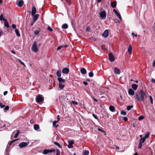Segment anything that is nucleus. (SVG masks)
Returning <instances> with one entry per match:
<instances>
[{
  "instance_id": "4be33fe9",
  "label": "nucleus",
  "mask_w": 155,
  "mask_h": 155,
  "mask_svg": "<svg viewBox=\"0 0 155 155\" xmlns=\"http://www.w3.org/2000/svg\"><path fill=\"white\" fill-rule=\"evenodd\" d=\"M64 83H59V86L60 89H62L64 86Z\"/></svg>"
},
{
  "instance_id": "0eeeda50",
  "label": "nucleus",
  "mask_w": 155,
  "mask_h": 155,
  "mask_svg": "<svg viewBox=\"0 0 155 155\" xmlns=\"http://www.w3.org/2000/svg\"><path fill=\"white\" fill-rule=\"evenodd\" d=\"M28 144V143L26 142H22L19 144V146L20 148H22L27 146Z\"/></svg>"
},
{
  "instance_id": "2eb2a0df",
  "label": "nucleus",
  "mask_w": 155,
  "mask_h": 155,
  "mask_svg": "<svg viewBox=\"0 0 155 155\" xmlns=\"http://www.w3.org/2000/svg\"><path fill=\"white\" fill-rule=\"evenodd\" d=\"M128 93L129 95H133L134 94V91L131 88L130 89L128 90Z\"/></svg>"
},
{
  "instance_id": "a18cd8bd",
  "label": "nucleus",
  "mask_w": 155,
  "mask_h": 155,
  "mask_svg": "<svg viewBox=\"0 0 155 155\" xmlns=\"http://www.w3.org/2000/svg\"><path fill=\"white\" fill-rule=\"evenodd\" d=\"M0 107L2 108H4L5 107V105H3L1 102H0Z\"/></svg>"
},
{
  "instance_id": "20e7f679",
  "label": "nucleus",
  "mask_w": 155,
  "mask_h": 155,
  "mask_svg": "<svg viewBox=\"0 0 155 155\" xmlns=\"http://www.w3.org/2000/svg\"><path fill=\"white\" fill-rule=\"evenodd\" d=\"M36 100L38 104H40L44 101L43 98L40 96H38L36 97Z\"/></svg>"
},
{
  "instance_id": "1a4fd4ad",
  "label": "nucleus",
  "mask_w": 155,
  "mask_h": 155,
  "mask_svg": "<svg viewBox=\"0 0 155 155\" xmlns=\"http://www.w3.org/2000/svg\"><path fill=\"white\" fill-rule=\"evenodd\" d=\"M69 144L68 145V147L69 148H72L73 146L72 145L74 144V141L72 140H69L68 141Z\"/></svg>"
},
{
  "instance_id": "5701e85b",
  "label": "nucleus",
  "mask_w": 155,
  "mask_h": 155,
  "mask_svg": "<svg viewBox=\"0 0 155 155\" xmlns=\"http://www.w3.org/2000/svg\"><path fill=\"white\" fill-rule=\"evenodd\" d=\"M80 71L81 73L83 74H85L86 73V70L84 68H82Z\"/></svg>"
},
{
  "instance_id": "3c124183",
  "label": "nucleus",
  "mask_w": 155,
  "mask_h": 155,
  "mask_svg": "<svg viewBox=\"0 0 155 155\" xmlns=\"http://www.w3.org/2000/svg\"><path fill=\"white\" fill-rule=\"evenodd\" d=\"M9 107L8 106H6L4 108V109L6 110H9Z\"/></svg>"
},
{
  "instance_id": "6e6d98bb",
  "label": "nucleus",
  "mask_w": 155,
  "mask_h": 155,
  "mask_svg": "<svg viewBox=\"0 0 155 155\" xmlns=\"http://www.w3.org/2000/svg\"><path fill=\"white\" fill-rule=\"evenodd\" d=\"M123 120L125 121H126L128 119L127 117H124L123 118Z\"/></svg>"
},
{
  "instance_id": "4d7b16f0",
  "label": "nucleus",
  "mask_w": 155,
  "mask_h": 155,
  "mask_svg": "<svg viewBox=\"0 0 155 155\" xmlns=\"http://www.w3.org/2000/svg\"><path fill=\"white\" fill-rule=\"evenodd\" d=\"M132 35L133 37H137V34H135L133 32L132 33Z\"/></svg>"
},
{
  "instance_id": "9d476101",
  "label": "nucleus",
  "mask_w": 155,
  "mask_h": 155,
  "mask_svg": "<svg viewBox=\"0 0 155 155\" xmlns=\"http://www.w3.org/2000/svg\"><path fill=\"white\" fill-rule=\"evenodd\" d=\"M62 72L64 74H68L69 72V69L68 68H64L62 70Z\"/></svg>"
},
{
  "instance_id": "39448f33",
  "label": "nucleus",
  "mask_w": 155,
  "mask_h": 155,
  "mask_svg": "<svg viewBox=\"0 0 155 155\" xmlns=\"http://www.w3.org/2000/svg\"><path fill=\"white\" fill-rule=\"evenodd\" d=\"M109 58L110 61L111 62H113L115 60L114 57L112 53H110L109 54Z\"/></svg>"
},
{
  "instance_id": "393cba45",
  "label": "nucleus",
  "mask_w": 155,
  "mask_h": 155,
  "mask_svg": "<svg viewBox=\"0 0 155 155\" xmlns=\"http://www.w3.org/2000/svg\"><path fill=\"white\" fill-rule=\"evenodd\" d=\"M138 87V85L136 84H133L132 85V88L134 90H136Z\"/></svg>"
},
{
  "instance_id": "de8ad7c7",
  "label": "nucleus",
  "mask_w": 155,
  "mask_h": 155,
  "mask_svg": "<svg viewBox=\"0 0 155 155\" xmlns=\"http://www.w3.org/2000/svg\"><path fill=\"white\" fill-rule=\"evenodd\" d=\"M39 31L38 30H36L35 31V34L36 35H37L39 34Z\"/></svg>"
},
{
  "instance_id": "338daca9",
  "label": "nucleus",
  "mask_w": 155,
  "mask_h": 155,
  "mask_svg": "<svg viewBox=\"0 0 155 155\" xmlns=\"http://www.w3.org/2000/svg\"><path fill=\"white\" fill-rule=\"evenodd\" d=\"M2 32H3L2 31H0V38H1V36L2 34Z\"/></svg>"
},
{
  "instance_id": "79ce46f5",
  "label": "nucleus",
  "mask_w": 155,
  "mask_h": 155,
  "mask_svg": "<svg viewBox=\"0 0 155 155\" xmlns=\"http://www.w3.org/2000/svg\"><path fill=\"white\" fill-rule=\"evenodd\" d=\"M19 134V131L18 130L17 132V133L14 136V137L15 138H17L18 137V135Z\"/></svg>"
},
{
  "instance_id": "72a5a7b5",
  "label": "nucleus",
  "mask_w": 155,
  "mask_h": 155,
  "mask_svg": "<svg viewBox=\"0 0 155 155\" xmlns=\"http://www.w3.org/2000/svg\"><path fill=\"white\" fill-rule=\"evenodd\" d=\"M133 107V105L128 106L127 107V110H130Z\"/></svg>"
},
{
  "instance_id": "7ed1b4c3",
  "label": "nucleus",
  "mask_w": 155,
  "mask_h": 155,
  "mask_svg": "<svg viewBox=\"0 0 155 155\" xmlns=\"http://www.w3.org/2000/svg\"><path fill=\"white\" fill-rule=\"evenodd\" d=\"M52 152H55V150L53 148H51L50 149H45L44 150L43 153L44 154H46L48 153Z\"/></svg>"
},
{
  "instance_id": "a878e982",
  "label": "nucleus",
  "mask_w": 155,
  "mask_h": 155,
  "mask_svg": "<svg viewBox=\"0 0 155 155\" xmlns=\"http://www.w3.org/2000/svg\"><path fill=\"white\" fill-rule=\"evenodd\" d=\"M109 110L112 112H114L115 110V107L112 105L110 106L109 107Z\"/></svg>"
},
{
  "instance_id": "ea45409f",
  "label": "nucleus",
  "mask_w": 155,
  "mask_h": 155,
  "mask_svg": "<svg viewBox=\"0 0 155 155\" xmlns=\"http://www.w3.org/2000/svg\"><path fill=\"white\" fill-rule=\"evenodd\" d=\"M93 73L92 72H91L89 73V76L90 77H92L93 76Z\"/></svg>"
},
{
  "instance_id": "052dcab7",
  "label": "nucleus",
  "mask_w": 155,
  "mask_h": 155,
  "mask_svg": "<svg viewBox=\"0 0 155 155\" xmlns=\"http://www.w3.org/2000/svg\"><path fill=\"white\" fill-rule=\"evenodd\" d=\"M57 118L58 120L57 121H58L60 120L59 115H57Z\"/></svg>"
},
{
  "instance_id": "c03bdc74",
  "label": "nucleus",
  "mask_w": 155,
  "mask_h": 155,
  "mask_svg": "<svg viewBox=\"0 0 155 155\" xmlns=\"http://www.w3.org/2000/svg\"><path fill=\"white\" fill-rule=\"evenodd\" d=\"M18 61L21 64H22V65H24V66H25V64L23 62H22L19 59L18 60Z\"/></svg>"
},
{
  "instance_id": "680f3d73",
  "label": "nucleus",
  "mask_w": 155,
  "mask_h": 155,
  "mask_svg": "<svg viewBox=\"0 0 155 155\" xmlns=\"http://www.w3.org/2000/svg\"><path fill=\"white\" fill-rule=\"evenodd\" d=\"M152 65L153 66H155V60H154L153 61V64H152Z\"/></svg>"
},
{
  "instance_id": "0e129e2a",
  "label": "nucleus",
  "mask_w": 155,
  "mask_h": 155,
  "mask_svg": "<svg viewBox=\"0 0 155 155\" xmlns=\"http://www.w3.org/2000/svg\"><path fill=\"white\" fill-rule=\"evenodd\" d=\"M18 140V139H15V140H12V143H13L15 141H16L17 140Z\"/></svg>"
},
{
  "instance_id": "423d86ee",
  "label": "nucleus",
  "mask_w": 155,
  "mask_h": 155,
  "mask_svg": "<svg viewBox=\"0 0 155 155\" xmlns=\"http://www.w3.org/2000/svg\"><path fill=\"white\" fill-rule=\"evenodd\" d=\"M100 16L102 19H104L106 18V14L105 11L101 12L100 14Z\"/></svg>"
},
{
  "instance_id": "13d9d810",
  "label": "nucleus",
  "mask_w": 155,
  "mask_h": 155,
  "mask_svg": "<svg viewBox=\"0 0 155 155\" xmlns=\"http://www.w3.org/2000/svg\"><path fill=\"white\" fill-rule=\"evenodd\" d=\"M83 83L85 85H87L88 84L87 83L86 81H84Z\"/></svg>"
},
{
  "instance_id": "6ab92c4d",
  "label": "nucleus",
  "mask_w": 155,
  "mask_h": 155,
  "mask_svg": "<svg viewBox=\"0 0 155 155\" xmlns=\"http://www.w3.org/2000/svg\"><path fill=\"white\" fill-rule=\"evenodd\" d=\"M24 2L22 0L19 1L18 2V5L19 7H21L24 5Z\"/></svg>"
},
{
  "instance_id": "ddd939ff",
  "label": "nucleus",
  "mask_w": 155,
  "mask_h": 155,
  "mask_svg": "<svg viewBox=\"0 0 155 155\" xmlns=\"http://www.w3.org/2000/svg\"><path fill=\"white\" fill-rule=\"evenodd\" d=\"M33 16V21L34 22H35L38 19V17L39 16V15L38 14H36L35 15H32Z\"/></svg>"
},
{
  "instance_id": "6e6552de",
  "label": "nucleus",
  "mask_w": 155,
  "mask_h": 155,
  "mask_svg": "<svg viewBox=\"0 0 155 155\" xmlns=\"http://www.w3.org/2000/svg\"><path fill=\"white\" fill-rule=\"evenodd\" d=\"M109 35L108 31L107 30H106L102 34V36L105 38L107 37Z\"/></svg>"
},
{
  "instance_id": "c756f323",
  "label": "nucleus",
  "mask_w": 155,
  "mask_h": 155,
  "mask_svg": "<svg viewBox=\"0 0 155 155\" xmlns=\"http://www.w3.org/2000/svg\"><path fill=\"white\" fill-rule=\"evenodd\" d=\"M15 32L16 33V34L19 37L20 36V34L19 32V31L18 29H15Z\"/></svg>"
},
{
  "instance_id": "603ef678",
  "label": "nucleus",
  "mask_w": 155,
  "mask_h": 155,
  "mask_svg": "<svg viewBox=\"0 0 155 155\" xmlns=\"http://www.w3.org/2000/svg\"><path fill=\"white\" fill-rule=\"evenodd\" d=\"M92 116L93 117L96 119H98V117L97 116H96L95 114H92Z\"/></svg>"
},
{
  "instance_id": "aec40b11",
  "label": "nucleus",
  "mask_w": 155,
  "mask_h": 155,
  "mask_svg": "<svg viewBox=\"0 0 155 155\" xmlns=\"http://www.w3.org/2000/svg\"><path fill=\"white\" fill-rule=\"evenodd\" d=\"M132 50V46H131V45H129V48L128 49V51L130 54H131Z\"/></svg>"
},
{
  "instance_id": "473e14b6",
  "label": "nucleus",
  "mask_w": 155,
  "mask_h": 155,
  "mask_svg": "<svg viewBox=\"0 0 155 155\" xmlns=\"http://www.w3.org/2000/svg\"><path fill=\"white\" fill-rule=\"evenodd\" d=\"M149 97L151 104H153V99L152 96L151 95L149 96Z\"/></svg>"
},
{
  "instance_id": "774afa93",
  "label": "nucleus",
  "mask_w": 155,
  "mask_h": 155,
  "mask_svg": "<svg viewBox=\"0 0 155 155\" xmlns=\"http://www.w3.org/2000/svg\"><path fill=\"white\" fill-rule=\"evenodd\" d=\"M98 130L100 131H103V130L100 128H98Z\"/></svg>"
},
{
  "instance_id": "864d4df0",
  "label": "nucleus",
  "mask_w": 155,
  "mask_h": 155,
  "mask_svg": "<svg viewBox=\"0 0 155 155\" xmlns=\"http://www.w3.org/2000/svg\"><path fill=\"white\" fill-rule=\"evenodd\" d=\"M142 146V144L141 143H139V145L138 146V148L139 149H140Z\"/></svg>"
},
{
  "instance_id": "cd10ccee",
  "label": "nucleus",
  "mask_w": 155,
  "mask_h": 155,
  "mask_svg": "<svg viewBox=\"0 0 155 155\" xmlns=\"http://www.w3.org/2000/svg\"><path fill=\"white\" fill-rule=\"evenodd\" d=\"M139 143H141L142 144L145 142V139H144V138H142L139 140Z\"/></svg>"
},
{
  "instance_id": "37998d69",
  "label": "nucleus",
  "mask_w": 155,
  "mask_h": 155,
  "mask_svg": "<svg viewBox=\"0 0 155 155\" xmlns=\"http://www.w3.org/2000/svg\"><path fill=\"white\" fill-rule=\"evenodd\" d=\"M56 155H59L60 154V152L59 150L58 149H57L56 150Z\"/></svg>"
},
{
  "instance_id": "2f4dec72",
  "label": "nucleus",
  "mask_w": 155,
  "mask_h": 155,
  "mask_svg": "<svg viewBox=\"0 0 155 155\" xmlns=\"http://www.w3.org/2000/svg\"><path fill=\"white\" fill-rule=\"evenodd\" d=\"M59 99L60 100V102L61 104L63 103V100L64 99V98L62 96H60L59 97Z\"/></svg>"
},
{
  "instance_id": "bf43d9fd",
  "label": "nucleus",
  "mask_w": 155,
  "mask_h": 155,
  "mask_svg": "<svg viewBox=\"0 0 155 155\" xmlns=\"http://www.w3.org/2000/svg\"><path fill=\"white\" fill-rule=\"evenodd\" d=\"M8 92L7 91H5L4 92V95H6L7 93H8Z\"/></svg>"
},
{
  "instance_id": "a211bd4d",
  "label": "nucleus",
  "mask_w": 155,
  "mask_h": 155,
  "mask_svg": "<svg viewBox=\"0 0 155 155\" xmlns=\"http://www.w3.org/2000/svg\"><path fill=\"white\" fill-rule=\"evenodd\" d=\"M68 46V45H62L58 47L57 48V50H58L63 48H67Z\"/></svg>"
},
{
  "instance_id": "e433bc0d",
  "label": "nucleus",
  "mask_w": 155,
  "mask_h": 155,
  "mask_svg": "<svg viewBox=\"0 0 155 155\" xmlns=\"http://www.w3.org/2000/svg\"><path fill=\"white\" fill-rule=\"evenodd\" d=\"M54 143L55 145H56L57 146H58L59 147H60V148H61V147L60 144L58 143V142H54Z\"/></svg>"
},
{
  "instance_id": "b1692460",
  "label": "nucleus",
  "mask_w": 155,
  "mask_h": 155,
  "mask_svg": "<svg viewBox=\"0 0 155 155\" xmlns=\"http://www.w3.org/2000/svg\"><path fill=\"white\" fill-rule=\"evenodd\" d=\"M56 74L58 77L60 78L61 76V71L60 70H58L56 72Z\"/></svg>"
},
{
  "instance_id": "69168bd1",
  "label": "nucleus",
  "mask_w": 155,
  "mask_h": 155,
  "mask_svg": "<svg viewBox=\"0 0 155 155\" xmlns=\"http://www.w3.org/2000/svg\"><path fill=\"white\" fill-rule=\"evenodd\" d=\"M11 52L13 54H15V52L14 51H13V50L11 51Z\"/></svg>"
},
{
  "instance_id": "4c0bfd02",
  "label": "nucleus",
  "mask_w": 155,
  "mask_h": 155,
  "mask_svg": "<svg viewBox=\"0 0 155 155\" xmlns=\"http://www.w3.org/2000/svg\"><path fill=\"white\" fill-rule=\"evenodd\" d=\"M5 19L4 18H3V16L2 14L0 16V20L1 21H2L3 20L4 21V20Z\"/></svg>"
},
{
  "instance_id": "49530a36",
  "label": "nucleus",
  "mask_w": 155,
  "mask_h": 155,
  "mask_svg": "<svg viewBox=\"0 0 155 155\" xmlns=\"http://www.w3.org/2000/svg\"><path fill=\"white\" fill-rule=\"evenodd\" d=\"M47 29L51 31H53V29L49 26L48 27Z\"/></svg>"
},
{
  "instance_id": "f257e3e1",
  "label": "nucleus",
  "mask_w": 155,
  "mask_h": 155,
  "mask_svg": "<svg viewBox=\"0 0 155 155\" xmlns=\"http://www.w3.org/2000/svg\"><path fill=\"white\" fill-rule=\"evenodd\" d=\"M135 95L136 99L138 101L143 103H145L146 99L147 97V94L142 90L140 91L139 94L137 93H136Z\"/></svg>"
},
{
  "instance_id": "c9c22d12",
  "label": "nucleus",
  "mask_w": 155,
  "mask_h": 155,
  "mask_svg": "<svg viewBox=\"0 0 155 155\" xmlns=\"http://www.w3.org/2000/svg\"><path fill=\"white\" fill-rule=\"evenodd\" d=\"M150 133H148L147 134H146L144 137H143V138H144V139H145L146 138H147L149 135Z\"/></svg>"
},
{
  "instance_id": "e2e57ef3",
  "label": "nucleus",
  "mask_w": 155,
  "mask_h": 155,
  "mask_svg": "<svg viewBox=\"0 0 155 155\" xmlns=\"http://www.w3.org/2000/svg\"><path fill=\"white\" fill-rule=\"evenodd\" d=\"M66 2L68 3L69 4H70V0H65Z\"/></svg>"
},
{
  "instance_id": "f704fd0d",
  "label": "nucleus",
  "mask_w": 155,
  "mask_h": 155,
  "mask_svg": "<svg viewBox=\"0 0 155 155\" xmlns=\"http://www.w3.org/2000/svg\"><path fill=\"white\" fill-rule=\"evenodd\" d=\"M89 153V151L86 150L84 152L83 155H88Z\"/></svg>"
},
{
  "instance_id": "58836bf2",
  "label": "nucleus",
  "mask_w": 155,
  "mask_h": 155,
  "mask_svg": "<svg viewBox=\"0 0 155 155\" xmlns=\"http://www.w3.org/2000/svg\"><path fill=\"white\" fill-rule=\"evenodd\" d=\"M144 117L143 116H140L138 117V120H141L144 119Z\"/></svg>"
},
{
  "instance_id": "4468645a",
  "label": "nucleus",
  "mask_w": 155,
  "mask_h": 155,
  "mask_svg": "<svg viewBox=\"0 0 155 155\" xmlns=\"http://www.w3.org/2000/svg\"><path fill=\"white\" fill-rule=\"evenodd\" d=\"M58 80L59 82V83H64L65 82V79H63L61 78H58Z\"/></svg>"
},
{
  "instance_id": "f8f14e48",
  "label": "nucleus",
  "mask_w": 155,
  "mask_h": 155,
  "mask_svg": "<svg viewBox=\"0 0 155 155\" xmlns=\"http://www.w3.org/2000/svg\"><path fill=\"white\" fill-rule=\"evenodd\" d=\"M36 9L35 6H33L31 10V15H34L36 13Z\"/></svg>"
},
{
  "instance_id": "f03ea898",
  "label": "nucleus",
  "mask_w": 155,
  "mask_h": 155,
  "mask_svg": "<svg viewBox=\"0 0 155 155\" xmlns=\"http://www.w3.org/2000/svg\"><path fill=\"white\" fill-rule=\"evenodd\" d=\"M32 49L35 52H37L38 51V48L37 46V43L35 41L32 46Z\"/></svg>"
},
{
  "instance_id": "9b49d317",
  "label": "nucleus",
  "mask_w": 155,
  "mask_h": 155,
  "mask_svg": "<svg viewBox=\"0 0 155 155\" xmlns=\"http://www.w3.org/2000/svg\"><path fill=\"white\" fill-rule=\"evenodd\" d=\"M113 11L114 12V13L115 14L117 15V16L121 20V18L120 14L115 9H114L113 10Z\"/></svg>"
},
{
  "instance_id": "412c9836",
  "label": "nucleus",
  "mask_w": 155,
  "mask_h": 155,
  "mask_svg": "<svg viewBox=\"0 0 155 155\" xmlns=\"http://www.w3.org/2000/svg\"><path fill=\"white\" fill-rule=\"evenodd\" d=\"M117 5L116 2L115 1L112 2L111 3V5L113 8L116 7Z\"/></svg>"
},
{
  "instance_id": "bb28decb",
  "label": "nucleus",
  "mask_w": 155,
  "mask_h": 155,
  "mask_svg": "<svg viewBox=\"0 0 155 155\" xmlns=\"http://www.w3.org/2000/svg\"><path fill=\"white\" fill-rule=\"evenodd\" d=\"M34 128L35 130H37L39 128V126L38 124H36L34 125Z\"/></svg>"
},
{
  "instance_id": "dca6fc26",
  "label": "nucleus",
  "mask_w": 155,
  "mask_h": 155,
  "mask_svg": "<svg viewBox=\"0 0 155 155\" xmlns=\"http://www.w3.org/2000/svg\"><path fill=\"white\" fill-rule=\"evenodd\" d=\"M114 72L117 74H119L120 73V70L117 68H114Z\"/></svg>"
},
{
  "instance_id": "a19ab883",
  "label": "nucleus",
  "mask_w": 155,
  "mask_h": 155,
  "mask_svg": "<svg viewBox=\"0 0 155 155\" xmlns=\"http://www.w3.org/2000/svg\"><path fill=\"white\" fill-rule=\"evenodd\" d=\"M71 104H75V105H77L78 104L77 102L75 101H72L71 102Z\"/></svg>"
},
{
  "instance_id": "8fccbe9b",
  "label": "nucleus",
  "mask_w": 155,
  "mask_h": 155,
  "mask_svg": "<svg viewBox=\"0 0 155 155\" xmlns=\"http://www.w3.org/2000/svg\"><path fill=\"white\" fill-rule=\"evenodd\" d=\"M121 114L122 115H125L126 114V112L124 111H121Z\"/></svg>"
},
{
  "instance_id": "f3484780",
  "label": "nucleus",
  "mask_w": 155,
  "mask_h": 155,
  "mask_svg": "<svg viewBox=\"0 0 155 155\" xmlns=\"http://www.w3.org/2000/svg\"><path fill=\"white\" fill-rule=\"evenodd\" d=\"M4 21L5 23V26L7 28L9 27L10 26L9 25L8 22L7 20L6 19L4 20Z\"/></svg>"
},
{
  "instance_id": "09e8293b",
  "label": "nucleus",
  "mask_w": 155,
  "mask_h": 155,
  "mask_svg": "<svg viewBox=\"0 0 155 155\" xmlns=\"http://www.w3.org/2000/svg\"><path fill=\"white\" fill-rule=\"evenodd\" d=\"M12 27L14 29H16V26L15 24H12Z\"/></svg>"
},
{
  "instance_id": "c85d7f7f",
  "label": "nucleus",
  "mask_w": 155,
  "mask_h": 155,
  "mask_svg": "<svg viewBox=\"0 0 155 155\" xmlns=\"http://www.w3.org/2000/svg\"><path fill=\"white\" fill-rule=\"evenodd\" d=\"M68 27V25L67 24H64L62 25V28L63 29H67Z\"/></svg>"
},
{
  "instance_id": "5fc2aeb1",
  "label": "nucleus",
  "mask_w": 155,
  "mask_h": 155,
  "mask_svg": "<svg viewBox=\"0 0 155 155\" xmlns=\"http://www.w3.org/2000/svg\"><path fill=\"white\" fill-rule=\"evenodd\" d=\"M150 81L152 82H153L155 84V79H154V78H152L151 79Z\"/></svg>"
},
{
  "instance_id": "7c9ffc66",
  "label": "nucleus",
  "mask_w": 155,
  "mask_h": 155,
  "mask_svg": "<svg viewBox=\"0 0 155 155\" xmlns=\"http://www.w3.org/2000/svg\"><path fill=\"white\" fill-rule=\"evenodd\" d=\"M58 121L55 120L53 122V127H57L58 125H56V124L57 123Z\"/></svg>"
}]
</instances>
